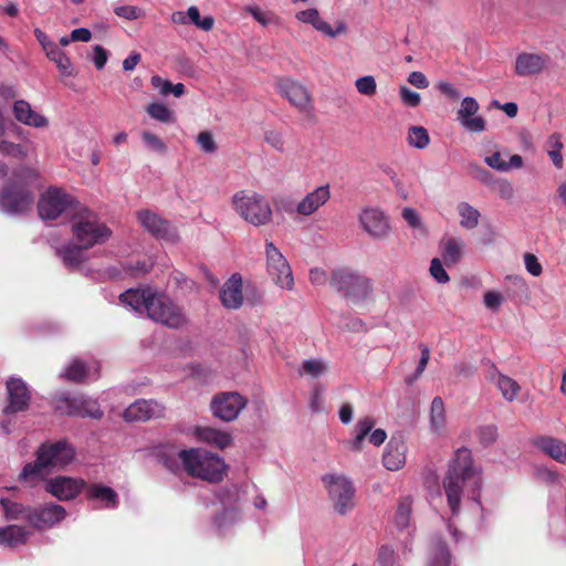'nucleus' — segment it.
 Masks as SVG:
<instances>
[{
  "mask_svg": "<svg viewBox=\"0 0 566 566\" xmlns=\"http://www.w3.org/2000/svg\"><path fill=\"white\" fill-rule=\"evenodd\" d=\"M116 15L126 20H136L142 17L143 11L138 7L134 6H120L114 9Z\"/></svg>",
  "mask_w": 566,
  "mask_h": 566,
  "instance_id": "obj_64",
  "label": "nucleus"
},
{
  "mask_svg": "<svg viewBox=\"0 0 566 566\" xmlns=\"http://www.w3.org/2000/svg\"><path fill=\"white\" fill-rule=\"evenodd\" d=\"M407 446L402 438H391L387 443L384 454L382 463L389 471H397L406 463Z\"/></svg>",
  "mask_w": 566,
  "mask_h": 566,
  "instance_id": "obj_28",
  "label": "nucleus"
},
{
  "mask_svg": "<svg viewBox=\"0 0 566 566\" xmlns=\"http://www.w3.org/2000/svg\"><path fill=\"white\" fill-rule=\"evenodd\" d=\"M54 249L63 264L71 270L78 269L86 261L85 251L88 248H84L73 240L61 247H54Z\"/></svg>",
  "mask_w": 566,
  "mask_h": 566,
  "instance_id": "obj_32",
  "label": "nucleus"
},
{
  "mask_svg": "<svg viewBox=\"0 0 566 566\" xmlns=\"http://www.w3.org/2000/svg\"><path fill=\"white\" fill-rule=\"evenodd\" d=\"M490 378L496 385L506 401L511 402L517 397L521 387L513 378L497 371H494Z\"/></svg>",
  "mask_w": 566,
  "mask_h": 566,
  "instance_id": "obj_38",
  "label": "nucleus"
},
{
  "mask_svg": "<svg viewBox=\"0 0 566 566\" xmlns=\"http://www.w3.org/2000/svg\"><path fill=\"white\" fill-rule=\"evenodd\" d=\"M142 139L145 146L156 154L163 155L167 151V146L164 140L151 132L145 130L142 133Z\"/></svg>",
  "mask_w": 566,
  "mask_h": 566,
  "instance_id": "obj_49",
  "label": "nucleus"
},
{
  "mask_svg": "<svg viewBox=\"0 0 566 566\" xmlns=\"http://www.w3.org/2000/svg\"><path fill=\"white\" fill-rule=\"evenodd\" d=\"M479 440L483 446H490L497 439V427L494 424H486L479 428Z\"/></svg>",
  "mask_w": 566,
  "mask_h": 566,
  "instance_id": "obj_57",
  "label": "nucleus"
},
{
  "mask_svg": "<svg viewBox=\"0 0 566 566\" xmlns=\"http://www.w3.org/2000/svg\"><path fill=\"white\" fill-rule=\"evenodd\" d=\"M524 265L526 271L533 276H539L543 272L542 264L533 253L524 254Z\"/></svg>",
  "mask_w": 566,
  "mask_h": 566,
  "instance_id": "obj_62",
  "label": "nucleus"
},
{
  "mask_svg": "<svg viewBox=\"0 0 566 566\" xmlns=\"http://www.w3.org/2000/svg\"><path fill=\"white\" fill-rule=\"evenodd\" d=\"M374 427V418L369 416L360 418L355 426V437L346 442L348 448L355 452L360 451L366 438L375 447L381 446L387 439V433L384 429L373 430Z\"/></svg>",
  "mask_w": 566,
  "mask_h": 566,
  "instance_id": "obj_16",
  "label": "nucleus"
},
{
  "mask_svg": "<svg viewBox=\"0 0 566 566\" xmlns=\"http://www.w3.org/2000/svg\"><path fill=\"white\" fill-rule=\"evenodd\" d=\"M264 254L266 273L274 285L281 290L293 291L295 287L293 270L283 253L273 242L266 241Z\"/></svg>",
  "mask_w": 566,
  "mask_h": 566,
  "instance_id": "obj_9",
  "label": "nucleus"
},
{
  "mask_svg": "<svg viewBox=\"0 0 566 566\" xmlns=\"http://www.w3.org/2000/svg\"><path fill=\"white\" fill-rule=\"evenodd\" d=\"M196 437L199 441L207 444L226 449L232 443V436L227 431H221L212 427H200L196 430Z\"/></svg>",
  "mask_w": 566,
  "mask_h": 566,
  "instance_id": "obj_33",
  "label": "nucleus"
},
{
  "mask_svg": "<svg viewBox=\"0 0 566 566\" xmlns=\"http://www.w3.org/2000/svg\"><path fill=\"white\" fill-rule=\"evenodd\" d=\"M137 219L147 232L159 240L175 242L178 239L176 228L155 212L140 210Z\"/></svg>",
  "mask_w": 566,
  "mask_h": 566,
  "instance_id": "obj_17",
  "label": "nucleus"
},
{
  "mask_svg": "<svg viewBox=\"0 0 566 566\" xmlns=\"http://www.w3.org/2000/svg\"><path fill=\"white\" fill-rule=\"evenodd\" d=\"M32 193L13 184L7 185L0 193V209L8 214H18L28 210L32 203Z\"/></svg>",
  "mask_w": 566,
  "mask_h": 566,
  "instance_id": "obj_15",
  "label": "nucleus"
},
{
  "mask_svg": "<svg viewBox=\"0 0 566 566\" xmlns=\"http://www.w3.org/2000/svg\"><path fill=\"white\" fill-rule=\"evenodd\" d=\"M74 455V449L64 440L43 443L36 451V460L23 467L19 480L30 482L44 479L52 470L70 464Z\"/></svg>",
  "mask_w": 566,
  "mask_h": 566,
  "instance_id": "obj_4",
  "label": "nucleus"
},
{
  "mask_svg": "<svg viewBox=\"0 0 566 566\" xmlns=\"http://www.w3.org/2000/svg\"><path fill=\"white\" fill-rule=\"evenodd\" d=\"M536 447L558 463L566 462V443L553 437H539Z\"/></svg>",
  "mask_w": 566,
  "mask_h": 566,
  "instance_id": "obj_34",
  "label": "nucleus"
},
{
  "mask_svg": "<svg viewBox=\"0 0 566 566\" xmlns=\"http://www.w3.org/2000/svg\"><path fill=\"white\" fill-rule=\"evenodd\" d=\"M504 298L501 293L496 291H488L483 296L485 307L492 312H497L502 306Z\"/></svg>",
  "mask_w": 566,
  "mask_h": 566,
  "instance_id": "obj_58",
  "label": "nucleus"
},
{
  "mask_svg": "<svg viewBox=\"0 0 566 566\" xmlns=\"http://www.w3.org/2000/svg\"><path fill=\"white\" fill-rule=\"evenodd\" d=\"M161 459L164 465L171 472L179 469L178 461H180L189 475L209 482L222 480L227 468L220 457L201 448L180 450L172 455L165 454Z\"/></svg>",
  "mask_w": 566,
  "mask_h": 566,
  "instance_id": "obj_3",
  "label": "nucleus"
},
{
  "mask_svg": "<svg viewBox=\"0 0 566 566\" xmlns=\"http://www.w3.org/2000/svg\"><path fill=\"white\" fill-rule=\"evenodd\" d=\"M331 198L328 185L316 187L313 191L306 193L289 213H297L302 217H310L319 210Z\"/></svg>",
  "mask_w": 566,
  "mask_h": 566,
  "instance_id": "obj_20",
  "label": "nucleus"
},
{
  "mask_svg": "<svg viewBox=\"0 0 566 566\" xmlns=\"http://www.w3.org/2000/svg\"><path fill=\"white\" fill-rule=\"evenodd\" d=\"M308 280L314 286H323L329 282L331 276L322 268H312L308 272Z\"/></svg>",
  "mask_w": 566,
  "mask_h": 566,
  "instance_id": "obj_61",
  "label": "nucleus"
},
{
  "mask_svg": "<svg viewBox=\"0 0 566 566\" xmlns=\"http://www.w3.org/2000/svg\"><path fill=\"white\" fill-rule=\"evenodd\" d=\"M450 565H451V555H450L448 547L443 543L438 542L430 553L428 566H450Z\"/></svg>",
  "mask_w": 566,
  "mask_h": 566,
  "instance_id": "obj_45",
  "label": "nucleus"
},
{
  "mask_svg": "<svg viewBox=\"0 0 566 566\" xmlns=\"http://www.w3.org/2000/svg\"><path fill=\"white\" fill-rule=\"evenodd\" d=\"M479 108L480 106L476 99L467 96L462 99L460 108L457 112V119L469 133H482L486 129L485 119L478 115Z\"/></svg>",
  "mask_w": 566,
  "mask_h": 566,
  "instance_id": "obj_18",
  "label": "nucleus"
},
{
  "mask_svg": "<svg viewBox=\"0 0 566 566\" xmlns=\"http://www.w3.org/2000/svg\"><path fill=\"white\" fill-rule=\"evenodd\" d=\"M324 386L315 384L311 391L308 407L312 412L318 413L324 411Z\"/></svg>",
  "mask_w": 566,
  "mask_h": 566,
  "instance_id": "obj_51",
  "label": "nucleus"
},
{
  "mask_svg": "<svg viewBox=\"0 0 566 566\" xmlns=\"http://www.w3.org/2000/svg\"><path fill=\"white\" fill-rule=\"evenodd\" d=\"M65 516L66 511L62 505L48 504L32 509L29 515V524L36 528H50L63 521Z\"/></svg>",
  "mask_w": 566,
  "mask_h": 566,
  "instance_id": "obj_24",
  "label": "nucleus"
},
{
  "mask_svg": "<svg viewBox=\"0 0 566 566\" xmlns=\"http://www.w3.org/2000/svg\"><path fill=\"white\" fill-rule=\"evenodd\" d=\"M408 143L417 149L426 148L430 143L427 129L422 126L410 127L408 132Z\"/></svg>",
  "mask_w": 566,
  "mask_h": 566,
  "instance_id": "obj_46",
  "label": "nucleus"
},
{
  "mask_svg": "<svg viewBox=\"0 0 566 566\" xmlns=\"http://www.w3.org/2000/svg\"><path fill=\"white\" fill-rule=\"evenodd\" d=\"M12 113L14 118L25 126L34 128H45L49 126L48 117L35 112L30 103L24 99H18L13 103Z\"/></svg>",
  "mask_w": 566,
  "mask_h": 566,
  "instance_id": "obj_27",
  "label": "nucleus"
},
{
  "mask_svg": "<svg viewBox=\"0 0 566 566\" xmlns=\"http://www.w3.org/2000/svg\"><path fill=\"white\" fill-rule=\"evenodd\" d=\"M322 482L337 513L344 515L355 506V488L353 482L343 474H325Z\"/></svg>",
  "mask_w": 566,
  "mask_h": 566,
  "instance_id": "obj_10",
  "label": "nucleus"
},
{
  "mask_svg": "<svg viewBox=\"0 0 566 566\" xmlns=\"http://www.w3.org/2000/svg\"><path fill=\"white\" fill-rule=\"evenodd\" d=\"M430 275L439 283L446 284L450 281V276L443 268L440 259L434 258L430 262L429 268Z\"/></svg>",
  "mask_w": 566,
  "mask_h": 566,
  "instance_id": "obj_55",
  "label": "nucleus"
},
{
  "mask_svg": "<svg viewBox=\"0 0 566 566\" xmlns=\"http://www.w3.org/2000/svg\"><path fill=\"white\" fill-rule=\"evenodd\" d=\"M402 218L408 223V226L412 229H423L421 218L417 210L413 208L406 207L402 209Z\"/></svg>",
  "mask_w": 566,
  "mask_h": 566,
  "instance_id": "obj_63",
  "label": "nucleus"
},
{
  "mask_svg": "<svg viewBox=\"0 0 566 566\" xmlns=\"http://www.w3.org/2000/svg\"><path fill=\"white\" fill-rule=\"evenodd\" d=\"M188 22L190 21L197 28L203 31H210L213 28L214 20L208 15L201 19L199 9L195 6L190 7L187 11Z\"/></svg>",
  "mask_w": 566,
  "mask_h": 566,
  "instance_id": "obj_47",
  "label": "nucleus"
},
{
  "mask_svg": "<svg viewBox=\"0 0 566 566\" xmlns=\"http://www.w3.org/2000/svg\"><path fill=\"white\" fill-rule=\"evenodd\" d=\"M280 93L290 101L292 105L301 111H306L310 105L307 90L297 82L290 78L282 80L279 84Z\"/></svg>",
  "mask_w": 566,
  "mask_h": 566,
  "instance_id": "obj_30",
  "label": "nucleus"
},
{
  "mask_svg": "<svg viewBox=\"0 0 566 566\" xmlns=\"http://www.w3.org/2000/svg\"><path fill=\"white\" fill-rule=\"evenodd\" d=\"M295 18L298 22L311 24L316 31L329 38H336L337 35L346 32V24L344 22H339L337 27L333 29L321 18L318 10L315 8L298 11L295 14Z\"/></svg>",
  "mask_w": 566,
  "mask_h": 566,
  "instance_id": "obj_26",
  "label": "nucleus"
},
{
  "mask_svg": "<svg viewBox=\"0 0 566 566\" xmlns=\"http://www.w3.org/2000/svg\"><path fill=\"white\" fill-rule=\"evenodd\" d=\"M464 249V242L455 238H449L443 242L442 258L444 263L450 266L457 264Z\"/></svg>",
  "mask_w": 566,
  "mask_h": 566,
  "instance_id": "obj_40",
  "label": "nucleus"
},
{
  "mask_svg": "<svg viewBox=\"0 0 566 566\" xmlns=\"http://www.w3.org/2000/svg\"><path fill=\"white\" fill-rule=\"evenodd\" d=\"M69 222L72 240L84 248L102 245L112 237L109 227L83 205L75 208Z\"/></svg>",
  "mask_w": 566,
  "mask_h": 566,
  "instance_id": "obj_5",
  "label": "nucleus"
},
{
  "mask_svg": "<svg viewBox=\"0 0 566 566\" xmlns=\"http://www.w3.org/2000/svg\"><path fill=\"white\" fill-rule=\"evenodd\" d=\"M81 205L64 190L52 187L41 196L38 209L40 217L44 220H55L61 216L70 220L75 208Z\"/></svg>",
  "mask_w": 566,
  "mask_h": 566,
  "instance_id": "obj_8",
  "label": "nucleus"
},
{
  "mask_svg": "<svg viewBox=\"0 0 566 566\" xmlns=\"http://www.w3.org/2000/svg\"><path fill=\"white\" fill-rule=\"evenodd\" d=\"M411 513V502L409 499L402 500L399 505L395 516V523L398 528H405L409 524Z\"/></svg>",
  "mask_w": 566,
  "mask_h": 566,
  "instance_id": "obj_53",
  "label": "nucleus"
},
{
  "mask_svg": "<svg viewBox=\"0 0 566 566\" xmlns=\"http://www.w3.org/2000/svg\"><path fill=\"white\" fill-rule=\"evenodd\" d=\"M119 301L138 314L169 328H180L188 323L182 308L165 294L151 289H129L120 294Z\"/></svg>",
  "mask_w": 566,
  "mask_h": 566,
  "instance_id": "obj_1",
  "label": "nucleus"
},
{
  "mask_svg": "<svg viewBox=\"0 0 566 566\" xmlns=\"http://www.w3.org/2000/svg\"><path fill=\"white\" fill-rule=\"evenodd\" d=\"M484 163L492 169L501 172H507L523 167V158L520 155H511L509 161L502 158L500 151H495L484 158Z\"/></svg>",
  "mask_w": 566,
  "mask_h": 566,
  "instance_id": "obj_36",
  "label": "nucleus"
},
{
  "mask_svg": "<svg viewBox=\"0 0 566 566\" xmlns=\"http://www.w3.org/2000/svg\"><path fill=\"white\" fill-rule=\"evenodd\" d=\"M355 87L361 95L373 96L376 94L377 83L373 75H365L355 81Z\"/></svg>",
  "mask_w": 566,
  "mask_h": 566,
  "instance_id": "obj_52",
  "label": "nucleus"
},
{
  "mask_svg": "<svg viewBox=\"0 0 566 566\" xmlns=\"http://www.w3.org/2000/svg\"><path fill=\"white\" fill-rule=\"evenodd\" d=\"M85 493L88 501L97 502L102 509H116L118 495L109 486L101 483L85 484Z\"/></svg>",
  "mask_w": 566,
  "mask_h": 566,
  "instance_id": "obj_31",
  "label": "nucleus"
},
{
  "mask_svg": "<svg viewBox=\"0 0 566 566\" xmlns=\"http://www.w3.org/2000/svg\"><path fill=\"white\" fill-rule=\"evenodd\" d=\"M399 96L401 98V102L409 107L418 106L421 101L420 94L411 91L407 86H401L399 88Z\"/></svg>",
  "mask_w": 566,
  "mask_h": 566,
  "instance_id": "obj_60",
  "label": "nucleus"
},
{
  "mask_svg": "<svg viewBox=\"0 0 566 566\" xmlns=\"http://www.w3.org/2000/svg\"><path fill=\"white\" fill-rule=\"evenodd\" d=\"M547 154L554 164V166L558 169L563 168L564 158L562 155L563 143L559 134H553L548 137L546 142Z\"/></svg>",
  "mask_w": 566,
  "mask_h": 566,
  "instance_id": "obj_44",
  "label": "nucleus"
},
{
  "mask_svg": "<svg viewBox=\"0 0 566 566\" xmlns=\"http://www.w3.org/2000/svg\"><path fill=\"white\" fill-rule=\"evenodd\" d=\"M419 348H420V352H421V356H420L418 366L416 368V371L413 373L412 376H409L406 379V382L408 385H411L413 381H416L423 374V371L427 368L428 361L430 359V349H429V347L427 345H424V344H420Z\"/></svg>",
  "mask_w": 566,
  "mask_h": 566,
  "instance_id": "obj_54",
  "label": "nucleus"
},
{
  "mask_svg": "<svg viewBox=\"0 0 566 566\" xmlns=\"http://www.w3.org/2000/svg\"><path fill=\"white\" fill-rule=\"evenodd\" d=\"M61 376L75 382L96 380L99 377V364L94 359L86 361L74 358L66 365Z\"/></svg>",
  "mask_w": 566,
  "mask_h": 566,
  "instance_id": "obj_22",
  "label": "nucleus"
},
{
  "mask_svg": "<svg viewBox=\"0 0 566 566\" xmlns=\"http://www.w3.org/2000/svg\"><path fill=\"white\" fill-rule=\"evenodd\" d=\"M248 399L237 391H223L213 396L210 408L212 415L226 422L235 420L247 407Z\"/></svg>",
  "mask_w": 566,
  "mask_h": 566,
  "instance_id": "obj_13",
  "label": "nucleus"
},
{
  "mask_svg": "<svg viewBox=\"0 0 566 566\" xmlns=\"http://www.w3.org/2000/svg\"><path fill=\"white\" fill-rule=\"evenodd\" d=\"M457 212L460 217V226L465 230H473L478 227L481 213L469 202L462 201L457 206Z\"/></svg>",
  "mask_w": 566,
  "mask_h": 566,
  "instance_id": "obj_39",
  "label": "nucleus"
},
{
  "mask_svg": "<svg viewBox=\"0 0 566 566\" xmlns=\"http://www.w3.org/2000/svg\"><path fill=\"white\" fill-rule=\"evenodd\" d=\"M377 564L378 566H395L396 557L394 549L387 545H382L378 551Z\"/></svg>",
  "mask_w": 566,
  "mask_h": 566,
  "instance_id": "obj_59",
  "label": "nucleus"
},
{
  "mask_svg": "<svg viewBox=\"0 0 566 566\" xmlns=\"http://www.w3.org/2000/svg\"><path fill=\"white\" fill-rule=\"evenodd\" d=\"M329 284L355 304L365 301L373 291L370 279L348 269L334 270L331 274Z\"/></svg>",
  "mask_w": 566,
  "mask_h": 566,
  "instance_id": "obj_7",
  "label": "nucleus"
},
{
  "mask_svg": "<svg viewBox=\"0 0 566 566\" xmlns=\"http://www.w3.org/2000/svg\"><path fill=\"white\" fill-rule=\"evenodd\" d=\"M221 304L228 310H238L243 305V280L239 273H233L219 291Z\"/></svg>",
  "mask_w": 566,
  "mask_h": 566,
  "instance_id": "obj_23",
  "label": "nucleus"
},
{
  "mask_svg": "<svg viewBox=\"0 0 566 566\" xmlns=\"http://www.w3.org/2000/svg\"><path fill=\"white\" fill-rule=\"evenodd\" d=\"M218 499L223 509L214 517L213 525L218 532L223 533L240 521L242 499L239 489L234 485L220 490Z\"/></svg>",
  "mask_w": 566,
  "mask_h": 566,
  "instance_id": "obj_11",
  "label": "nucleus"
},
{
  "mask_svg": "<svg viewBox=\"0 0 566 566\" xmlns=\"http://www.w3.org/2000/svg\"><path fill=\"white\" fill-rule=\"evenodd\" d=\"M481 474L473 464L471 451L467 448H459L449 464L448 473L443 481L448 505L452 515L459 513L463 488L476 491L481 488Z\"/></svg>",
  "mask_w": 566,
  "mask_h": 566,
  "instance_id": "obj_2",
  "label": "nucleus"
},
{
  "mask_svg": "<svg viewBox=\"0 0 566 566\" xmlns=\"http://www.w3.org/2000/svg\"><path fill=\"white\" fill-rule=\"evenodd\" d=\"M8 406L6 412L15 413L24 410L30 400V391L27 384L17 377H11L7 381Z\"/></svg>",
  "mask_w": 566,
  "mask_h": 566,
  "instance_id": "obj_25",
  "label": "nucleus"
},
{
  "mask_svg": "<svg viewBox=\"0 0 566 566\" xmlns=\"http://www.w3.org/2000/svg\"><path fill=\"white\" fill-rule=\"evenodd\" d=\"M197 144L200 147V149L206 154H213L218 148L212 133L208 130L201 132L197 136Z\"/></svg>",
  "mask_w": 566,
  "mask_h": 566,
  "instance_id": "obj_56",
  "label": "nucleus"
},
{
  "mask_svg": "<svg viewBox=\"0 0 566 566\" xmlns=\"http://www.w3.org/2000/svg\"><path fill=\"white\" fill-rule=\"evenodd\" d=\"M234 211L247 222L260 227L272 220L269 200L254 191H237L231 199Z\"/></svg>",
  "mask_w": 566,
  "mask_h": 566,
  "instance_id": "obj_6",
  "label": "nucleus"
},
{
  "mask_svg": "<svg viewBox=\"0 0 566 566\" xmlns=\"http://www.w3.org/2000/svg\"><path fill=\"white\" fill-rule=\"evenodd\" d=\"M46 56L49 60L55 63L56 67L64 76L73 75V69L70 59L66 54L55 44L53 48L48 50Z\"/></svg>",
  "mask_w": 566,
  "mask_h": 566,
  "instance_id": "obj_42",
  "label": "nucleus"
},
{
  "mask_svg": "<svg viewBox=\"0 0 566 566\" xmlns=\"http://www.w3.org/2000/svg\"><path fill=\"white\" fill-rule=\"evenodd\" d=\"M1 505L4 511L7 520H25L29 523V515L32 512L31 507L23 506L22 504L11 502L9 500H1Z\"/></svg>",
  "mask_w": 566,
  "mask_h": 566,
  "instance_id": "obj_43",
  "label": "nucleus"
},
{
  "mask_svg": "<svg viewBox=\"0 0 566 566\" xmlns=\"http://www.w3.org/2000/svg\"><path fill=\"white\" fill-rule=\"evenodd\" d=\"M29 533L24 527L18 525H9L0 527V545L10 548L22 545L27 542Z\"/></svg>",
  "mask_w": 566,
  "mask_h": 566,
  "instance_id": "obj_37",
  "label": "nucleus"
},
{
  "mask_svg": "<svg viewBox=\"0 0 566 566\" xmlns=\"http://www.w3.org/2000/svg\"><path fill=\"white\" fill-rule=\"evenodd\" d=\"M357 219L360 229L371 240L384 241L391 233L389 216L379 207L366 206L361 208Z\"/></svg>",
  "mask_w": 566,
  "mask_h": 566,
  "instance_id": "obj_12",
  "label": "nucleus"
},
{
  "mask_svg": "<svg viewBox=\"0 0 566 566\" xmlns=\"http://www.w3.org/2000/svg\"><path fill=\"white\" fill-rule=\"evenodd\" d=\"M548 57L544 54L521 53L515 60V73L518 76H532L541 73L547 65Z\"/></svg>",
  "mask_w": 566,
  "mask_h": 566,
  "instance_id": "obj_29",
  "label": "nucleus"
},
{
  "mask_svg": "<svg viewBox=\"0 0 566 566\" xmlns=\"http://www.w3.org/2000/svg\"><path fill=\"white\" fill-rule=\"evenodd\" d=\"M147 113L150 117L161 122V123H170L172 122V112L161 103H151L147 107Z\"/></svg>",
  "mask_w": 566,
  "mask_h": 566,
  "instance_id": "obj_50",
  "label": "nucleus"
},
{
  "mask_svg": "<svg viewBox=\"0 0 566 566\" xmlns=\"http://www.w3.org/2000/svg\"><path fill=\"white\" fill-rule=\"evenodd\" d=\"M56 408L66 415L101 419L103 411L96 399L84 395L63 396Z\"/></svg>",
  "mask_w": 566,
  "mask_h": 566,
  "instance_id": "obj_14",
  "label": "nucleus"
},
{
  "mask_svg": "<svg viewBox=\"0 0 566 566\" xmlns=\"http://www.w3.org/2000/svg\"><path fill=\"white\" fill-rule=\"evenodd\" d=\"M0 154L6 157L23 159L28 156V151L21 144H15L6 139L0 140Z\"/></svg>",
  "mask_w": 566,
  "mask_h": 566,
  "instance_id": "obj_48",
  "label": "nucleus"
},
{
  "mask_svg": "<svg viewBox=\"0 0 566 566\" xmlns=\"http://www.w3.org/2000/svg\"><path fill=\"white\" fill-rule=\"evenodd\" d=\"M328 370V364L321 358H311L302 361L298 374L311 378H318Z\"/></svg>",
  "mask_w": 566,
  "mask_h": 566,
  "instance_id": "obj_41",
  "label": "nucleus"
},
{
  "mask_svg": "<svg viewBox=\"0 0 566 566\" xmlns=\"http://www.w3.org/2000/svg\"><path fill=\"white\" fill-rule=\"evenodd\" d=\"M165 407L153 399H138L129 405L123 417L126 421H147L164 416Z\"/></svg>",
  "mask_w": 566,
  "mask_h": 566,
  "instance_id": "obj_21",
  "label": "nucleus"
},
{
  "mask_svg": "<svg viewBox=\"0 0 566 566\" xmlns=\"http://www.w3.org/2000/svg\"><path fill=\"white\" fill-rule=\"evenodd\" d=\"M430 429L431 431L441 437L447 432V418L443 400L440 397H434L430 406Z\"/></svg>",
  "mask_w": 566,
  "mask_h": 566,
  "instance_id": "obj_35",
  "label": "nucleus"
},
{
  "mask_svg": "<svg viewBox=\"0 0 566 566\" xmlns=\"http://www.w3.org/2000/svg\"><path fill=\"white\" fill-rule=\"evenodd\" d=\"M84 488V480L70 476H56L45 483V490L60 501L73 500Z\"/></svg>",
  "mask_w": 566,
  "mask_h": 566,
  "instance_id": "obj_19",
  "label": "nucleus"
}]
</instances>
